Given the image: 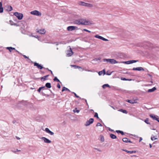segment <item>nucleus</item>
<instances>
[{
  "label": "nucleus",
  "instance_id": "1",
  "mask_svg": "<svg viewBox=\"0 0 159 159\" xmlns=\"http://www.w3.org/2000/svg\"><path fill=\"white\" fill-rule=\"evenodd\" d=\"M74 23L78 25H87L91 24V23L89 21L86 20L85 19H81L79 20H75L74 21Z\"/></svg>",
  "mask_w": 159,
  "mask_h": 159
},
{
  "label": "nucleus",
  "instance_id": "2",
  "mask_svg": "<svg viewBox=\"0 0 159 159\" xmlns=\"http://www.w3.org/2000/svg\"><path fill=\"white\" fill-rule=\"evenodd\" d=\"M142 46L146 49L152 48L154 46L153 45L149 42H145L143 43Z\"/></svg>",
  "mask_w": 159,
  "mask_h": 159
},
{
  "label": "nucleus",
  "instance_id": "3",
  "mask_svg": "<svg viewBox=\"0 0 159 159\" xmlns=\"http://www.w3.org/2000/svg\"><path fill=\"white\" fill-rule=\"evenodd\" d=\"M14 15L19 20L22 19L23 17V14L21 13L15 12L14 13Z\"/></svg>",
  "mask_w": 159,
  "mask_h": 159
},
{
  "label": "nucleus",
  "instance_id": "4",
  "mask_svg": "<svg viewBox=\"0 0 159 159\" xmlns=\"http://www.w3.org/2000/svg\"><path fill=\"white\" fill-rule=\"evenodd\" d=\"M31 14L38 16H40L42 15L41 13L37 10H34L30 12Z\"/></svg>",
  "mask_w": 159,
  "mask_h": 159
},
{
  "label": "nucleus",
  "instance_id": "5",
  "mask_svg": "<svg viewBox=\"0 0 159 159\" xmlns=\"http://www.w3.org/2000/svg\"><path fill=\"white\" fill-rule=\"evenodd\" d=\"M94 121V119L92 118H91L89 119V120H87L85 124V125L86 126H88L90 124H92L93 123Z\"/></svg>",
  "mask_w": 159,
  "mask_h": 159
},
{
  "label": "nucleus",
  "instance_id": "6",
  "mask_svg": "<svg viewBox=\"0 0 159 159\" xmlns=\"http://www.w3.org/2000/svg\"><path fill=\"white\" fill-rule=\"evenodd\" d=\"M138 61V60H130L127 61H123L122 62V63H124L125 64H130L133 63H135Z\"/></svg>",
  "mask_w": 159,
  "mask_h": 159
},
{
  "label": "nucleus",
  "instance_id": "7",
  "mask_svg": "<svg viewBox=\"0 0 159 159\" xmlns=\"http://www.w3.org/2000/svg\"><path fill=\"white\" fill-rule=\"evenodd\" d=\"M77 28V27L74 26H68L67 28V29L68 31H72L75 30Z\"/></svg>",
  "mask_w": 159,
  "mask_h": 159
},
{
  "label": "nucleus",
  "instance_id": "8",
  "mask_svg": "<svg viewBox=\"0 0 159 159\" xmlns=\"http://www.w3.org/2000/svg\"><path fill=\"white\" fill-rule=\"evenodd\" d=\"M34 63V66H36L40 70H41L43 68H44V67L43 66H42L40 64H39V63L35 62Z\"/></svg>",
  "mask_w": 159,
  "mask_h": 159
},
{
  "label": "nucleus",
  "instance_id": "9",
  "mask_svg": "<svg viewBox=\"0 0 159 159\" xmlns=\"http://www.w3.org/2000/svg\"><path fill=\"white\" fill-rule=\"evenodd\" d=\"M5 9L8 11H10L12 10V8L11 6L7 5L6 6Z\"/></svg>",
  "mask_w": 159,
  "mask_h": 159
},
{
  "label": "nucleus",
  "instance_id": "10",
  "mask_svg": "<svg viewBox=\"0 0 159 159\" xmlns=\"http://www.w3.org/2000/svg\"><path fill=\"white\" fill-rule=\"evenodd\" d=\"M41 139H42L45 143H51V140L45 137H42Z\"/></svg>",
  "mask_w": 159,
  "mask_h": 159
},
{
  "label": "nucleus",
  "instance_id": "11",
  "mask_svg": "<svg viewBox=\"0 0 159 159\" xmlns=\"http://www.w3.org/2000/svg\"><path fill=\"white\" fill-rule=\"evenodd\" d=\"M109 62L112 64H114L119 63L118 61L113 59H110Z\"/></svg>",
  "mask_w": 159,
  "mask_h": 159
},
{
  "label": "nucleus",
  "instance_id": "12",
  "mask_svg": "<svg viewBox=\"0 0 159 159\" xmlns=\"http://www.w3.org/2000/svg\"><path fill=\"white\" fill-rule=\"evenodd\" d=\"M68 53L67 54V56L68 57L71 56L73 54V52L71 48H70V50L68 51Z\"/></svg>",
  "mask_w": 159,
  "mask_h": 159
},
{
  "label": "nucleus",
  "instance_id": "13",
  "mask_svg": "<svg viewBox=\"0 0 159 159\" xmlns=\"http://www.w3.org/2000/svg\"><path fill=\"white\" fill-rule=\"evenodd\" d=\"M45 131L47 133L51 135H53L54 134V133L50 131L48 128H46L45 129Z\"/></svg>",
  "mask_w": 159,
  "mask_h": 159
},
{
  "label": "nucleus",
  "instance_id": "14",
  "mask_svg": "<svg viewBox=\"0 0 159 159\" xmlns=\"http://www.w3.org/2000/svg\"><path fill=\"white\" fill-rule=\"evenodd\" d=\"M133 70H138L139 71H140L141 70L144 71V69L142 68V67H138L137 68H134L133 69Z\"/></svg>",
  "mask_w": 159,
  "mask_h": 159
},
{
  "label": "nucleus",
  "instance_id": "15",
  "mask_svg": "<svg viewBox=\"0 0 159 159\" xmlns=\"http://www.w3.org/2000/svg\"><path fill=\"white\" fill-rule=\"evenodd\" d=\"M122 150L123 151L127 153H129L130 154H132L133 153H134L137 152V151H128L126 149H122Z\"/></svg>",
  "mask_w": 159,
  "mask_h": 159
},
{
  "label": "nucleus",
  "instance_id": "16",
  "mask_svg": "<svg viewBox=\"0 0 159 159\" xmlns=\"http://www.w3.org/2000/svg\"><path fill=\"white\" fill-rule=\"evenodd\" d=\"M123 141L125 143L129 142L130 143H132V142L130 140L127 138H125L122 139Z\"/></svg>",
  "mask_w": 159,
  "mask_h": 159
},
{
  "label": "nucleus",
  "instance_id": "17",
  "mask_svg": "<svg viewBox=\"0 0 159 159\" xmlns=\"http://www.w3.org/2000/svg\"><path fill=\"white\" fill-rule=\"evenodd\" d=\"M6 49L8 50L10 52H11V50H16V52H18L14 48L12 47H7L6 48Z\"/></svg>",
  "mask_w": 159,
  "mask_h": 159
},
{
  "label": "nucleus",
  "instance_id": "18",
  "mask_svg": "<svg viewBox=\"0 0 159 159\" xmlns=\"http://www.w3.org/2000/svg\"><path fill=\"white\" fill-rule=\"evenodd\" d=\"M38 32L41 34H44L46 33V31L44 29L39 30L38 31Z\"/></svg>",
  "mask_w": 159,
  "mask_h": 159
},
{
  "label": "nucleus",
  "instance_id": "19",
  "mask_svg": "<svg viewBox=\"0 0 159 159\" xmlns=\"http://www.w3.org/2000/svg\"><path fill=\"white\" fill-rule=\"evenodd\" d=\"M156 89V88L155 87H154L151 89H149L148 91V92L149 93L155 91Z\"/></svg>",
  "mask_w": 159,
  "mask_h": 159
},
{
  "label": "nucleus",
  "instance_id": "20",
  "mask_svg": "<svg viewBox=\"0 0 159 159\" xmlns=\"http://www.w3.org/2000/svg\"><path fill=\"white\" fill-rule=\"evenodd\" d=\"M150 117L152 118L153 120H156L157 119V118L156 117V116H155L154 115L151 114L149 115Z\"/></svg>",
  "mask_w": 159,
  "mask_h": 159
},
{
  "label": "nucleus",
  "instance_id": "21",
  "mask_svg": "<svg viewBox=\"0 0 159 159\" xmlns=\"http://www.w3.org/2000/svg\"><path fill=\"white\" fill-rule=\"evenodd\" d=\"M98 126H100L101 127V131H102L104 129V127L102 126V125L100 123H98L96 125V126L98 127Z\"/></svg>",
  "mask_w": 159,
  "mask_h": 159
},
{
  "label": "nucleus",
  "instance_id": "22",
  "mask_svg": "<svg viewBox=\"0 0 159 159\" xmlns=\"http://www.w3.org/2000/svg\"><path fill=\"white\" fill-rule=\"evenodd\" d=\"M45 86L48 88L50 89L51 87V84L50 83H47L46 84Z\"/></svg>",
  "mask_w": 159,
  "mask_h": 159
},
{
  "label": "nucleus",
  "instance_id": "23",
  "mask_svg": "<svg viewBox=\"0 0 159 159\" xmlns=\"http://www.w3.org/2000/svg\"><path fill=\"white\" fill-rule=\"evenodd\" d=\"M49 76V75L44 76L41 78V80L42 81L46 80V78Z\"/></svg>",
  "mask_w": 159,
  "mask_h": 159
},
{
  "label": "nucleus",
  "instance_id": "24",
  "mask_svg": "<svg viewBox=\"0 0 159 159\" xmlns=\"http://www.w3.org/2000/svg\"><path fill=\"white\" fill-rule=\"evenodd\" d=\"M110 137L113 139H115L116 138V136L114 134H111L110 135Z\"/></svg>",
  "mask_w": 159,
  "mask_h": 159
},
{
  "label": "nucleus",
  "instance_id": "25",
  "mask_svg": "<svg viewBox=\"0 0 159 159\" xmlns=\"http://www.w3.org/2000/svg\"><path fill=\"white\" fill-rule=\"evenodd\" d=\"M119 111L123 112L124 113L127 114L128 112L126 110H123L122 109H120L119 110Z\"/></svg>",
  "mask_w": 159,
  "mask_h": 159
},
{
  "label": "nucleus",
  "instance_id": "26",
  "mask_svg": "<svg viewBox=\"0 0 159 159\" xmlns=\"http://www.w3.org/2000/svg\"><path fill=\"white\" fill-rule=\"evenodd\" d=\"M126 102L132 104H133L134 103V100H127Z\"/></svg>",
  "mask_w": 159,
  "mask_h": 159
},
{
  "label": "nucleus",
  "instance_id": "27",
  "mask_svg": "<svg viewBox=\"0 0 159 159\" xmlns=\"http://www.w3.org/2000/svg\"><path fill=\"white\" fill-rule=\"evenodd\" d=\"M86 3H85L81 1L79 3V4L80 5L85 6Z\"/></svg>",
  "mask_w": 159,
  "mask_h": 159
},
{
  "label": "nucleus",
  "instance_id": "28",
  "mask_svg": "<svg viewBox=\"0 0 159 159\" xmlns=\"http://www.w3.org/2000/svg\"><path fill=\"white\" fill-rule=\"evenodd\" d=\"M103 89H105L106 87H110V86L108 84H105L103 85L102 86Z\"/></svg>",
  "mask_w": 159,
  "mask_h": 159
},
{
  "label": "nucleus",
  "instance_id": "29",
  "mask_svg": "<svg viewBox=\"0 0 159 159\" xmlns=\"http://www.w3.org/2000/svg\"><path fill=\"white\" fill-rule=\"evenodd\" d=\"M9 22H10V24L11 25H16V24L14 23V22L12 20H10Z\"/></svg>",
  "mask_w": 159,
  "mask_h": 159
},
{
  "label": "nucleus",
  "instance_id": "30",
  "mask_svg": "<svg viewBox=\"0 0 159 159\" xmlns=\"http://www.w3.org/2000/svg\"><path fill=\"white\" fill-rule=\"evenodd\" d=\"M71 66L72 67H74L75 69H77V68H82L79 66L75 65H71Z\"/></svg>",
  "mask_w": 159,
  "mask_h": 159
},
{
  "label": "nucleus",
  "instance_id": "31",
  "mask_svg": "<svg viewBox=\"0 0 159 159\" xmlns=\"http://www.w3.org/2000/svg\"><path fill=\"white\" fill-rule=\"evenodd\" d=\"M54 81H57L58 82H59L60 83H61L60 82V80L57 78V77H55L53 79Z\"/></svg>",
  "mask_w": 159,
  "mask_h": 159
},
{
  "label": "nucleus",
  "instance_id": "32",
  "mask_svg": "<svg viewBox=\"0 0 159 159\" xmlns=\"http://www.w3.org/2000/svg\"><path fill=\"white\" fill-rule=\"evenodd\" d=\"M94 37L101 39L102 37V36L99 35H96L94 36Z\"/></svg>",
  "mask_w": 159,
  "mask_h": 159
},
{
  "label": "nucleus",
  "instance_id": "33",
  "mask_svg": "<svg viewBox=\"0 0 159 159\" xmlns=\"http://www.w3.org/2000/svg\"><path fill=\"white\" fill-rule=\"evenodd\" d=\"M80 111L79 110H77V108H75V109L73 110V111L75 113V112H76L77 113H78Z\"/></svg>",
  "mask_w": 159,
  "mask_h": 159
},
{
  "label": "nucleus",
  "instance_id": "34",
  "mask_svg": "<svg viewBox=\"0 0 159 159\" xmlns=\"http://www.w3.org/2000/svg\"><path fill=\"white\" fill-rule=\"evenodd\" d=\"M157 139V136H153V137H151V139L152 140V141H154V140H156V139Z\"/></svg>",
  "mask_w": 159,
  "mask_h": 159
},
{
  "label": "nucleus",
  "instance_id": "35",
  "mask_svg": "<svg viewBox=\"0 0 159 159\" xmlns=\"http://www.w3.org/2000/svg\"><path fill=\"white\" fill-rule=\"evenodd\" d=\"M85 6L89 7H93V5L90 3H86Z\"/></svg>",
  "mask_w": 159,
  "mask_h": 159
},
{
  "label": "nucleus",
  "instance_id": "36",
  "mask_svg": "<svg viewBox=\"0 0 159 159\" xmlns=\"http://www.w3.org/2000/svg\"><path fill=\"white\" fill-rule=\"evenodd\" d=\"M100 140L102 142H103L104 141V137L103 135H100Z\"/></svg>",
  "mask_w": 159,
  "mask_h": 159
},
{
  "label": "nucleus",
  "instance_id": "37",
  "mask_svg": "<svg viewBox=\"0 0 159 159\" xmlns=\"http://www.w3.org/2000/svg\"><path fill=\"white\" fill-rule=\"evenodd\" d=\"M148 119L147 118L144 120V122L148 124H150V123L148 122Z\"/></svg>",
  "mask_w": 159,
  "mask_h": 159
},
{
  "label": "nucleus",
  "instance_id": "38",
  "mask_svg": "<svg viewBox=\"0 0 159 159\" xmlns=\"http://www.w3.org/2000/svg\"><path fill=\"white\" fill-rule=\"evenodd\" d=\"M21 102H22V103L25 105H27L28 104V102L26 101H22Z\"/></svg>",
  "mask_w": 159,
  "mask_h": 159
},
{
  "label": "nucleus",
  "instance_id": "39",
  "mask_svg": "<svg viewBox=\"0 0 159 159\" xmlns=\"http://www.w3.org/2000/svg\"><path fill=\"white\" fill-rule=\"evenodd\" d=\"M110 60V59H103V61L104 62L107 61V62H109Z\"/></svg>",
  "mask_w": 159,
  "mask_h": 159
},
{
  "label": "nucleus",
  "instance_id": "40",
  "mask_svg": "<svg viewBox=\"0 0 159 159\" xmlns=\"http://www.w3.org/2000/svg\"><path fill=\"white\" fill-rule=\"evenodd\" d=\"M72 93L74 94L75 95V97L76 98H79L80 99H81V98L80 97H79V96H78L75 93V92H72Z\"/></svg>",
  "mask_w": 159,
  "mask_h": 159
},
{
  "label": "nucleus",
  "instance_id": "41",
  "mask_svg": "<svg viewBox=\"0 0 159 159\" xmlns=\"http://www.w3.org/2000/svg\"><path fill=\"white\" fill-rule=\"evenodd\" d=\"M94 117H96L98 119L99 118L98 116V114L96 112L95 113L94 115Z\"/></svg>",
  "mask_w": 159,
  "mask_h": 159
},
{
  "label": "nucleus",
  "instance_id": "42",
  "mask_svg": "<svg viewBox=\"0 0 159 159\" xmlns=\"http://www.w3.org/2000/svg\"><path fill=\"white\" fill-rule=\"evenodd\" d=\"M67 88L65 87H64L63 88H62V92H63V91H64L65 90H67Z\"/></svg>",
  "mask_w": 159,
  "mask_h": 159
},
{
  "label": "nucleus",
  "instance_id": "43",
  "mask_svg": "<svg viewBox=\"0 0 159 159\" xmlns=\"http://www.w3.org/2000/svg\"><path fill=\"white\" fill-rule=\"evenodd\" d=\"M43 87H40L39 88V89H38L37 91L39 93H40L41 92V90L43 89Z\"/></svg>",
  "mask_w": 159,
  "mask_h": 159
},
{
  "label": "nucleus",
  "instance_id": "44",
  "mask_svg": "<svg viewBox=\"0 0 159 159\" xmlns=\"http://www.w3.org/2000/svg\"><path fill=\"white\" fill-rule=\"evenodd\" d=\"M3 8L2 7H0V13L3 12Z\"/></svg>",
  "mask_w": 159,
  "mask_h": 159
},
{
  "label": "nucleus",
  "instance_id": "45",
  "mask_svg": "<svg viewBox=\"0 0 159 159\" xmlns=\"http://www.w3.org/2000/svg\"><path fill=\"white\" fill-rule=\"evenodd\" d=\"M112 73V72H109L108 71H107V72H106V74H107V75H111V74Z\"/></svg>",
  "mask_w": 159,
  "mask_h": 159
},
{
  "label": "nucleus",
  "instance_id": "46",
  "mask_svg": "<svg viewBox=\"0 0 159 159\" xmlns=\"http://www.w3.org/2000/svg\"><path fill=\"white\" fill-rule=\"evenodd\" d=\"M101 40H102L104 41H108V40L107 39H106L103 38L102 37V38Z\"/></svg>",
  "mask_w": 159,
  "mask_h": 159
},
{
  "label": "nucleus",
  "instance_id": "47",
  "mask_svg": "<svg viewBox=\"0 0 159 159\" xmlns=\"http://www.w3.org/2000/svg\"><path fill=\"white\" fill-rule=\"evenodd\" d=\"M83 30L84 31H86V32H88L89 33H90L91 32V31H89V30H87V29H83Z\"/></svg>",
  "mask_w": 159,
  "mask_h": 159
},
{
  "label": "nucleus",
  "instance_id": "48",
  "mask_svg": "<svg viewBox=\"0 0 159 159\" xmlns=\"http://www.w3.org/2000/svg\"><path fill=\"white\" fill-rule=\"evenodd\" d=\"M121 79L122 80H128V79H126V78H121Z\"/></svg>",
  "mask_w": 159,
  "mask_h": 159
},
{
  "label": "nucleus",
  "instance_id": "49",
  "mask_svg": "<svg viewBox=\"0 0 159 159\" xmlns=\"http://www.w3.org/2000/svg\"><path fill=\"white\" fill-rule=\"evenodd\" d=\"M12 151L14 152H20V150H18V149H16V150L15 151Z\"/></svg>",
  "mask_w": 159,
  "mask_h": 159
},
{
  "label": "nucleus",
  "instance_id": "50",
  "mask_svg": "<svg viewBox=\"0 0 159 159\" xmlns=\"http://www.w3.org/2000/svg\"><path fill=\"white\" fill-rule=\"evenodd\" d=\"M57 87L59 89H60L61 88V86L59 83L57 84Z\"/></svg>",
  "mask_w": 159,
  "mask_h": 159
},
{
  "label": "nucleus",
  "instance_id": "51",
  "mask_svg": "<svg viewBox=\"0 0 159 159\" xmlns=\"http://www.w3.org/2000/svg\"><path fill=\"white\" fill-rule=\"evenodd\" d=\"M102 74H103L102 71H99L98 72V74L99 75H101Z\"/></svg>",
  "mask_w": 159,
  "mask_h": 159
},
{
  "label": "nucleus",
  "instance_id": "52",
  "mask_svg": "<svg viewBox=\"0 0 159 159\" xmlns=\"http://www.w3.org/2000/svg\"><path fill=\"white\" fill-rule=\"evenodd\" d=\"M101 71L102 72L104 75L106 74V72L105 71V69L103 70H102Z\"/></svg>",
  "mask_w": 159,
  "mask_h": 159
},
{
  "label": "nucleus",
  "instance_id": "53",
  "mask_svg": "<svg viewBox=\"0 0 159 159\" xmlns=\"http://www.w3.org/2000/svg\"><path fill=\"white\" fill-rule=\"evenodd\" d=\"M121 130H116V132L118 134L120 133Z\"/></svg>",
  "mask_w": 159,
  "mask_h": 159
},
{
  "label": "nucleus",
  "instance_id": "54",
  "mask_svg": "<svg viewBox=\"0 0 159 159\" xmlns=\"http://www.w3.org/2000/svg\"><path fill=\"white\" fill-rule=\"evenodd\" d=\"M94 149H95L97 150L99 152H101V151L98 148H94Z\"/></svg>",
  "mask_w": 159,
  "mask_h": 159
},
{
  "label": "nucleus",
  "instance_id": "55",
  "mask_svg": "<svg viewBox=\"0 0 159 159\" xmlns=\"http://www.w3.org/2000/svg\"><path fill=\"white\" fill-rule=\"evenodd\" d=\"M120 134H121L122 135H123L124 134V132L122 131H121Z\"/></svg>",
  "mask_w": 159,
  "mask_h": 159
},
{
  "label": "nucleus",
  "instance_id": "56",
  "mask_svg": "<svg viewBox=\"0 0 159 159\" xmlns=\"http://www.w3.org/2000/svg\"><path fill=\"white\" fill-rule=\"evenodd\" d=\"M23 56L25 58H28V59H29L28 57L27 56H25V55H23Z\"/></svg>",
  "mask_w": 159,
  "mask_h": 159
},
{
  "label": "nucleus",
  "instance_id": "57",
  "mask_svg": "<svg viewBox=\"0 0 159 159\" xmlns=\"http://www.w3.org/2000/svg\"><path fill=\"white\" fill-rule=\"evenodd\" d=\"M109 130L110 131H111V132H113L114 131V130L112 129H111V128H109Z\"/></svg>",
  "mask_w": 159,
  "mask_h": 159
},
{
  "label": "nucleus",
  "instance_id": "58",
  "mask_svg": "<svg viewBox=\"0 0 159 159\" xmlns=\"http://www.w3.org/2000/svg\"><path fill=\"white\" fill-rule=\"evenodd\" d=\"M82 100H84L85 101V102H86V103L87 105H88V103H87V100H86V99H84V98H82Z\"/></svg>",
  "mask_w": 159,
  "mask_h": 159
},
{
  "label": "nucleus",
  "instance_id": "59",
  "mask_svg": "<svg viewBox=\"0 0 159 159\" xmlns=\"http://www.w3.org/2000/svg\"><path fill=\"white\" fill-rule=\"evenodd\" d=\"M143 139L142 137L139 138V142H140Z\"/></svg>",
  "mask_w": 159,
  "mask_h": 159
},
{
  "label": "nucleus",
  "instance_id": "60",
  "mask_svg": "<svg viewBox=\"0 0 159 159\" xmlns=\"http://www.w3.org/2000/svg\"><path fill=\"white\" fill-rule=\"evenodd\" d=\"M48 71H50V72H51V74H52V75H53V74L52 72V70H48Z\"/></svg>",
  "mask_w": 159,
  "mask_h": 159
},
{
  "label": "nucleus",
  "instance_id": "61",
  "mask_svg": "<svg viewBox=\"0 0 159 159\" xmlns=\"http://www.w3.org/2000/svg\"><path fill=\"white\" fill-rule=\"evenodd\" d=\"M41 87H43V89H42V90H45V89H47L45 88V86H42Z\"/></svg>",
  "mask_w": 159,
  "mask_h": 159
},
{
  "label": "nucleus",
  "instance_id": "62",
  "mask_svg": "<svg viewBox=\"0 0 159 159\" xmlns=\"http://www.w3.org/2000/svg\"><path fill=\"white\" fill-rule=\"evenodd\" d=\"M42 94L43 96H45L46 94L44 93H43V92H42Z\"/></svg>",
  "mask_w": 159,
  "mask_h": 159
},
{
  "label": "nucleus",
  "instance_id": "63",
  "mask_svg": "<svg viewBox=\"0 0 159 159\" xmlns=\"http://www.w3.org/2000/svg\"><path fill=\"white\" fill-rule=\"evenodd\" d=\"M16 138L17 139H20V138H19V137H17V136H16Z\"/></svg>",
  "mask_w": 159,
  "mask_h": 159
},
{
  "label": "nucleus",
  "instance_id": "64",
  "mask_svg": "<svg viewBox=\"0 0 159 159\" xmlns=\"http://www.w3.org/2000/svg\"><path fill=\"white\" fill-rule=\"evenodd\" d=\"M156 120L159 123V117L157 118V119Z\"/></svg>",
  "mask_w": 159,
  "mask_h": 159
}]
</instances>
